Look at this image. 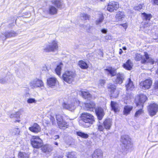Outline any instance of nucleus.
<instances>
[{"mask_svg": "<svg viewBox=\"0 0 158 158\" xmlns=\"http://www.w3.org/2000/svg\"><path fill=\"white\" fill-rule=\"evenodd\" d=\"M99 82L102 85H104L105 83V81L103 80H100Z\"/></svg>", "mask_w": 158, "mask_h": 158, "instance_id": "obj_53", "label": "nucleus"}, {"mask_svg": "<svg viewBox=\"0 0 158 158\" xmlns=\"http://www.w3.org/2000/svg\"><path fill=\"white\" fill-rule=\"evenodd\" d=\"M27 102L28 103L31 104L33 103H36V101L35 98H30L27 99Z\"/></svg>", "mask_w": 158, "mask_h": 158, "instance_id": "obj_46", "label": "nucleus"}, {"mask_svg": "<svg viewBox=\"0 0 158 158\" xmlns=\"http://www.w3.org/2000/svg\"><path fill=\"white\" fill-rule=\"evenodd\" d=\"M121 141L124 145V147L127 149H128L131 147V139L127 135H124L122 136Z\"/></svg>", "mask_w": 158, "mask_h": 158, "instance_id": "obj_7", "label": "nucleus"}, {"mask_svg": "<svg viewBox=\"0 0 158 158\" xmlns=\"http://www.w3.org/2000/svg\"><path fill=\"white\" fill-rule=\"evenodd\" d=\"M18 156L19 158H29V155L24 152H19L18 154Z\"/></svg>", "mask_w": 158, "mask_h": 158, "instance_id": "obj_35", "label": "nucleus"}, {"mask_svg": "<svg viewBox=\"0 0 158 158\" xmlns=\"http://www.w3.org/2000/svg\"><path fill=\"white\" fill-rule=\"evenodd\" d=\"M104 19V16L102 14L99 15V19L96 21V23L97 25H98L102 23Z\"/></svg>", "mask_w": 158, "mask_h": 158, "instance_id": "obj_38", "label": "nucleus"}, {"mask_svg": "<svg viewBox=\"0 0 158 158\" xmlns=\"http://www.w3.org/2000/svg\"><path fill=\"white\" fill-rule=\"evenodd\" d=\"M110 105L112 110H114L115 112L119 111L118 105L116 102L111 101Z\"/></svg>", "mask_w": 158, "mask_h": 158, "instance_id": "obj_26", "label": "nucleus"}, {"mask_svg": "<svg viewBox=\"0 0 158 158\" xmlns=\"http://www.w3.org/2000/svg\"><path fill=\"white\" fill-rule=\"evenodd\" d=\"M51 1L58 8H63L64 6V4L60 0H51Z\"/></svg>", "mask_w": 158, "mask_h": 158, "instance_id": "obj_23", "label": "nucleus"}, {"mask_svg": "<svg viewBox=\"0 0 158 158\" xmlns=\"http://www.w3.org/2000/svg\"><path fill=\"white\" fill-rule=\"evenodd\" d=\"M81 94L82 97L85 99H89L91 98V95L88 92L82 91Z\"/></svg>", "mask_w": 158, "mask_h": 158, "instance_id": "obj_31", "label": "nucleus"}, {"mask_svg": "<svg viewBox=\"0 0 158 158\" xmlns=\"http://www.w3.org/2000/svg\"><path fill=\"white\" fill-rule=\"evenodd\" d=\"M58 81L55 77H50L47 79V83L48 85L50 87H53L56 85Z\"/></svg>", "mask_w": 158, "mask_h": 158, "instance_id": "obj_16", "label": "nucleus"}, {"mask_svg": "<svg viewBox=\"0 0 158 158\" xmlns=\"http://www.w3.org/2000/svg\"><path fill=\"white\" fill-rule=\"evenodd\" d=\"M154 88L155 89L158 88V81H156L155 83Z\"/></svg>", "mask_w": 158, "mask_h": 158, "instance_id": "obj_50", "label": "nucleus"}, {"mask_svg": "<svg viewBox=\"0 0 158 158\" xmlns=\"http://www.w3.org/2000/svg\"><path fill=\"white\" fill-rule=\"evenodd\" d=\"M152 83V80L150 79H147L141 82L140 83V85L143 89H148L151 88Z\"/></svg>", "mask_w": 158, "mask_h": 158, "instance_id": "obj_12", "label": "nucleus"}, {"mask_svg": "<svg viewBox=\"0 0 158 158\" xmlns=\"http://www.w3.org/2000/svg\"><path fill=\"white\" fill-rule=\"evenodd\" d=\"M85 109L87 110L93 111L95 107V104L93 102H90L89 103H85Z\"/></svg>", "mask_w": 158, "mask_h": 158, "instance_id": "obj_21", "label": "nucleus"}, {"mask_svg": "<svg viewBox=\"0 0 158 158\" xmlns=\"http://www.w3.org/2000/svg\"><path fill=\"white\" fill-rule=\"evenodd\" d=\"M14 116V114H11L10 116V118H14V116Z\"/></svg>", "mask_w": 158, "mask_h": 158, "instance_id": "obj_58", "label": "nucleus"}, {"mask_svg": "<svg viewBox=\"0 0 158 158\" xmlns=\"http://www.w3.org/2000/svg\"><path fill=\"white\" fill-rule=\"evenodd\" d=\"M123 48L124 50H126L127 49L126 47H123Z\"/></svg>", "mask_w": 158, "mask_h": 158, "instance_id": "obj_60", "label": "nucleus"}, {"mask_svg": "<svg viewBox=\"0 0 158 158\" xmlns=\"http://www.w3.org/2000/svg\"><path fill=\"white\" fill-rule=\"evenodd\" d=\"M135 59L136 61H139L141 59V62L142 63H150L152 64H153L155 62L153 59L149 57L148 54L146 52H144V56H143L137 53L135 55Z\"/></svg>", "mask_w": 158, "mask_h": 158, "instance_id": "obj_3", "label": "nucleus"}, {"mask_svg": "<svg viewBox=\"0 0 158 158\" xmlns=\"http://www.w3.org/2000/svg\"><path fill=\"white\" fill-rule=\"evenodd\" d=\"M105 70L108 75L110 74L112 76H115L116 73L115 70L111 67L105 69Z\"/></svg>", "mask_w": 158, "mask_h": 158, "instance_id": "obj_27", "label": "nucleus"}, {"mask_svg": "<svg viewBox=\"0 0 158 158\" xmlns=\"http://www.w3.org/2000/svg\"><path fill=\"white\" fill-rule=\"evenodd\" d=\"M102 151L99 149L95 150L92 155V158H103V155Z\"/></svg>", "mask_w": 158, "mask_h": 158, "instance_id": "obj_19", "label": "nucleus"}, {"mask_svg": "<svg viewBox=\"0 0 158 158\" xmlns=\"http://www.w3.org/2000/svg\"><path fill=\"white\" fill-rule=\"evenodd\" d=\"M108 88V91L110 92L111 97L114 98H117L118 94L119 92L116 89V88L115 85L112 84H109Z\"/></svg>", "mask_w": 158, "mask_h": 158, "instance_id": "obj_8", "label": "nucleus"}, {"mask_svg": "<svg viewBox=\"0 0 158 158\" xmlns=\"http://www.w3.org/2000/svg\"><path fill=\"white\" fill-rule=\"evenodd\" d=\"M30 86L32 88H37L43 86L42 81L38 79H35L31 80L29 83Z\"/></svg>", "mask_w": 158, "mask_h": 158, "instance_id": "obj_11", "label": "nucleus"}, {"mask_svg": "<svg viewBox=\"0 0 158 158\" xmlns=\"http://www.w3.org/2000/svg\"><path fill=\"white\" fill-rule=\"evenodd\" d=\"M119 6L118 2L111 1L109 3L107 9L110 12H112L114 11V10H116L119 7Z\"/></svg>", "mask_w": 158, "mask_h": 158, "instance_id": "obj_14", "label": "nucleus"}, {"mask_svg": "<svg viewBox=\"0 0 158 158\" xmlns=\"http://www.w3.org/2000/svg\"><path fill=\"white\" fill-rule=\"evenodd\" d=\"M4 36H5V40L7 38L16 36L17 34L14 31H7L4 33Z\"/></svg>", "mask_w": 158, "mask_h": 158, "instance_id": "obj_20", "label": "nucleus"}, {"mask_svg": "<svg viewBox=\"0 0 158 158\" xmlns=\"http://www.w3.org/2000/svg\"><path fill=\"white\" fill-rule=\"evenodd\" d=\"M76 134L77 135L84 139H87L89 137L88 134L81 131H77Z\"/></svg>", "mask_w": 158, "mask_h": 158, "instance_id": "obj_34", "label": "nucleus"}, {"mask_svg": "<svg viewBox=\"0 0 158 158\" xmlns=\"http://www.w3.org/2000/svg\"><path fill=\"white\" fill-rule=\"evenodd\" d=\"M146 96L142 94H140L135 99V103L137 106H139L141 107H143V104L147 99Z\"/></svg>", "mask_w": 158, "mask_h": 158, "instance_id": "obj_9", "label": "nucleus"}, {"mask_svg": "<svg viewBox=\"0 0 158 158\" xmlns=\"http://www.w3.org/2000/svg\"><path fill=\"white\" fill-rule=\"evenodd\" d=\"M59 138V136L58 135H55L54 136V139L55 140H56L57 139H58Z\"/></svg>", "mask_w": 158, "mask_h": 158, "instance_id": "obj_56", "label": "nucleus"}, {"mask_svg": "<svg viewBox=\"0 0 158 158\" xmlns=\"http://www.w3.org/2000/svg\"><path fill=\"white\" fill-rule=\"evenodd\" d=\"M126 86L127 90H132L134 88L133 83L130 78L129 79L127 84Z\"/></svg>", "mask_w": 158, "mask_h": 158, "instance_id": "obj_29", "label": "nucleus"}, {"mask_svg": "<svg viewBox=\"0 0 158 158\" xmlns=\"http://www.w3.org/2000/svg\"><path fill=\"white\" fill-rule=\"evenodd\" d=\"M103 125L106 130L110 129L112 125V122L110 118L106 119L103 122Z\"/></svg>", "mask_w": 158, "mask_h": 158, "instance_id": "obj_17", "label": "nucleus"}, {"mask_svg": "<svg viewBox=\"0 0 158 158\" xmlns=\"http://www.w3.org/2000/svg\"><path fill=\"white\" fill-rule=\"evenodd\" d=\"M80 67L82 69H86L88 66L87 64L83 60H80L78 62Z\"/></svg>", "mask_w": 158, "mask_h": 158, "instance_id": "obj_33", "label": "nucleus"}, {"mask_svg": "<svg viewBox=\"0 0 158 158\" xmlns=\"http://www.w3.org/2000/svg\"><path fill=\"white\" fill-rule=\"evenodd\" d=\"M95 111L99 120H102L104 115L103 109L101 107H98L96 108Z\"/></svg>", "mask_w": 158, "mask_h": 158, "instance_id": "obj_15", "label": "nucleus"}, {"mask_svg": "<svg viewBox=\"0 0 158 158\" xmlns=\"http://www.w3.org/2000/svg\"><path fill=\"white\" fill-rule=\"evenodd\" d=\"M124 78V75L123 74L118 73L117 75V78L115 79L114 82L116 83L121 84L123 82Z\"/></svg>", "mask_w": 158, "mask_h": 158, "instance_id": "obj_22", "label": "nucleus"}, {"mask_svg": "<svg viewBox=\"0 0 158 158\" xmlns=\"http://www.w3.org/2000/svg\"><path fill=\"white\" fill-rule=\"evenodd\" d=\"M143 4L138 5L135 6L134 7V9L135 10L139 11L142 8V7L143 6Z\"/></svg>", "mask_w": 158, "mask_h": 158, "instance_id": "obj_44", "label": "nucleus"}, {"mask_svg": "<svg viewBox=\"0 0 158 158\" xmlns=\"http://www.w3.org/2000/svg\"><path fill=\"white\" fill-rule=\"evenodd\" d=\"M43 11L45 14H49L53 15L57 14L58 10L54 6L50 5L49 6L48 9H44Z\"/></svg>", "mask_w": 158, "mask_h": 158, "instance_id": "obj_13", "label": "nucleus"}, {"mask_svg": "<svg viewBox=\"0 0 158 158\" xmlns=\"http://www.w3.org/2000/svg\"><path fill=\"white\" fill-rule=\"evenodd\" d=\"M133 64L130 60H128L124 64L123 66L125 69L127 70H131L132 69Z\"/></svg>", "mask_w": 158, "mask_h": 158, "instance_id": "obj_25", "label": "nucleus"}, {"mask_svg": "<svg viewBox=\"0 0 158 158\" xmlns=\"http://www.w3.org/2000/svg\"><path fill=\"white\" fill-rule=\"evenodd\" d=\"M81 123L85 127L87 128L91 126L94 122V117L91 114L84 112L81 115Z\"/></svg>", "mask_w": 158, "mask_h": 158, "instance_id": "obj_1", "label": "nucleus"}, {"mask_svg": "<svg viewBox=\"0 0 158 158\" xmlns=\"http://www.w3.org/2000/svg\"><path fill=\"white\" fill-rule=\"evenodd\" d=\"M58 125L60 128L62 129H65L68 126L67 123L64 120L60 122V124H58Z\"/></svg>", "mask_w": 158, "mask_h": 158, "instance_id": "obj_39", "label": "nucleus"}, {"mask_svg": "<svg viewBox=\"0 0 158 158\" xmlns=\"http://www.w3.org/2000/svg\"><path fill=\"white\" fill-rule=\"evenodd\" d=\"M4 33L2 34H0V39H2L5 40V36H4Z\"/></svg>", "mask_w": 158, "mask_h": 158, "instance_id": "obj_51", "label": "nucleus"}, {"mask_svg": "<svg viewBox=\"0 0 158 158\" xmlns=\"http://www.w3.org/2000/svg\"><path fill=\"white\" fill-rule=\"evenodd\" d=\"M31 141L32 146L35 148H39L43 145L42 140L38 136H33Z\"/></svg>", "mask_w": 158, "mask_h": 158, "instance_id": "obj_5", "label": "nucleus"}, {"mask_svg": "<svg viewBox=\"0 0 158 158\" xmlns=\"http://www.w3.org/2000/svg\"><path fill=\"white\" fill-rule=\"evenodd\" d=\"M62 65V64L60 63L59 65L57 66L56 68L55 69V72L56 74L59 76L60 75Z\"/></svg>", "mask_w": 158, "mask_h": 158, "instance_id": "obj_37", "label": "nucleus"}, {"mask_svg": "<svg viewBox=\"0 0 158 158\" xmlns=\"http://www.w3.org/2000/svg\"><path fill=\"white\" fill-rule=\"evenodd\" d=\"M56 116L57 124H60V122L63 120L62 116L59 115H56Z\"/></svg>", "mask_w": 158, "mask_h": 158, "instance_id": "obj_45", "label": "nucleus"}, {"mask_svg": "<svg viewBox=\"0 0 158 158\" xmlns=\"http://www.w3.org/2000/svg\"><path fill=\"white\" fill-rule=\"evenodd\" d=\"M124 17L123 13L121 12H119L116 14L115 18L117 21H121L123 18Z\"/></svg>", "mask_w": 158, "mask_h": 158, "instance_id": "obj_32", "label": "nucleus"}, {"mask_svg": "<svg viewBox=\"0 0 158 158\" xmlns=\"http://www.w3.org/2000/svg\"><path fill=\"white\" fill-rule=\"evenodd\" d=\"M120 25L123 27L125 29H126L127 27V25L126 23L121 24Z\"/></svg>", "mask_w": 158, "mask_h": 158, "instance_id": "obj_49", "label": "nucleus"}, {"mask_svg": "<svg viewBox=\"0 0 158 158\" xmlns=\"http://www.w3.org/2000/svg\"><path fill=\"white\" fill-rule=\"evenodd\" d=\"M15 118H19V112H17L15 113V114H13Z\"/></svg>", "mask_w": 158, "mask_h": 158, "instance_id": "obj_48", "label": "nucleus"}, {"mask_svg": "<svg viewBox=\"0 0 158 158\" xmlns=\"http://www.w3.org/2000/svg\"><path fill=\"white\" fill-rule=\"evenodd\" d=\"M67 157L68 158H77L76 153L74 152H69Z\"/></svg>", "mask_w": 158, "mask_h": 158, "instance_id": "obj_40", "label": "nucleus"}, {"mask_svg": "<svg viewBox=\"0 0 158 158\" xmlns=\"http://www.w3.org/2000/svg\"><path fill=\"white\" fill-rule=\"evenodd\" d=\"M143 113V111L142 109H140L137 110L135 112V116L137 117L140 116Z\"/></svg>", "mask_w": 158, "mask_h": 158, "instance_id": "obj_42", "label": "nucleus"}, {"mask_svg": "<svg viewBox=\"0 0 158 158\" xmlns=\"http://www.w3.org/2000/svg\"><path fill=\"white\" fill-rule=\"evenodd\" d=\"M101 31L103 33H106L107 32V30L105 29H103Z\"/></svg>", "mask_w": 158, "mask_h": 158, "instance_id": "obj_54", "label": "nucleus"}, {"mask_svg": "<svg viewBox=\"0 0 158 158\" xmlns=\"http://www.w3.org/2000/svg\"><path fill=\"white\" fill-rule=\"evenodd\" d=\"M81 19L82 20H89L90 18V16L85 13H81Z\"/></svg>", "mask_w": 158, "mask_h": 158, "instance_id": "obj_41", "label": "nucleus"}, {"mask_svg": "<svg viewBox=\"0 0 158 158\" xmlns=\"http://www.w3.org/2000/svg\"><path fill=\"white\" fill-rule=\"evenodd\" d=\"M54 144L55 145L58 146V143L57 142H55L54 143Z\"/></svg>", "mask_w": 158, "mask_h": 158, "instance_id": "obj_59", "label": "nucleus"}, {"mask_svg": "<svg viewBox=\"0 0 158 158\" xmlns=\"http://www.w3.org/2000/svg\"><path fill=\"white\" fill-rule=\"evenodd\" d=\"M103 124H102L100 123V122H99V123L97 124V129L98 130L100 131L103 132L105 130V127L103 126Z\"/></svg>", "mask_w": 158, "mask_h": 158, "instance_id": "obj_36", "label": "nucleus"}, {"mask_svg": "<svg viewBox=\"0 0 158 158\" xmlns=\"http://www.w3.org/2000/svg\"><path fill=\"white\" fill-rule=\"evenodd\" d=\"M141 15L143 19L146 21H150L152 17L151 14H147L145 12L142 13Z\"/></svg>", "mask_w": 158, "mask_h": 158, "instance_id": "obj_30", "label": "nucleus"}, {"mask_svg": "<svg viewBox=\"0 0 158 158\" xmlns=\"http://www.w3.org/2000/svg\"><path fill=\"white\" fill-rule=\"evenodd\" d=\"M148 110L150 115H155L158 111V105L155 103L151 104L148 107Z\"/></svg>", "mask_w": 158, "mask_h": 158, "instance_id": "obj_10", "label": "nucleus"}, {"mask_svg": "<svg viewBox=\"0 0 158 158\" xmlns=\"http://www.w3.org/2000/svg\"><path fill=\"white\" fill-rule=\"evenodd\" d=\"M58 42L56 40H52L46 44L43 49L44 52H54L58 51Z\"/></svg>", "mask_w": 158, "mask_h": 158, "instance_id": "obj_2", "label": "nucleus"}, {"mask_svg": "<svg viewBox=\"0 0 158 158\" xmlns=\"http://www.w3.org/2000/svg\"><path fill=\"white\" fill-rule=\"evenodd\" d=\"M76 74L71 71H66L62 75L63 80L66 82L70 84L74 80Z\"/></svg>", "mask_w": 158, "mask_h": 158, "instance_id": "obj_4", "label": "nucleus"}, {"mask_svg": "<svg viewBox=\"0 0 158 158\" xmlns=\"http://www.w3.org/2000/svg\"><path fill=\"white\" fill-rule=\"evenodd\" d=\"M156 73H157V74H158V69H157V70H156Z\"/></svg>", "mask_w": 158, "mask_h": 158, "instance_id": "obj_61", "label": "nucleus"}, {"mask_svg": "<svg viewBox=\"0 0 158 158\" xmlns=\"http://www.w3.org/2000/svg\"><path fill=\"white\" fill-rule=\"evenodd\" d=\"M154 4L158 5V0H153Z\"/></svg>", "mask_w": 158, "mask_h": 158, "instance_id": "obj_55", "label": "nucleus"}, {"mask_svg": "<svg viewBox=\"0 0 158 158\" xmlns=\"http://www.w3.org/2000/svg\"><path fill=\"white\" fill-rule=\"evenodd\" d=\"M80 103L79 101H74L70 103L66 104L65 103L63 104V106L64 108L67 109L71 111H74L76 107V106Z\"/></svg>", "mask_w": 158, "mask_h": 158, "instance_id": "obj_6", "label": "nucleus"}, {"mask_svg": "<svg viewBox=\"0 0 158 158\" xmlns=\"http://www.w3.org/2000/svg\"><path fill=\"white\" fill-rule=\"evenodd\" d=\"M52 147L48 144L45 145L42 148V151L45 153L50 152L52 151Z\"/></svg>", "mask_w": 158, "mask_h": 158, "instance_id": "obj_28", "label": "nucleus"}, {"mask_svg": "<svg viewBox=\"0 0 158 158\" xmlns=\"http://www.w3.org/2000/svg\"><path fill=\"white\" fill-rule=\"evenodd\" d=\"M8 78L7 77H1L0 78V83L4 84L7 82L8 81Z\"/></svg>", "mask_w": 158, "mask_h": 158, "instance_id": "obj_43", "label": "nucleus"}, {"mask_svg": "<svg viewBox=\"0 0 158 158\" xmlns=\"http://www.w3.org/2000/svg\"><path fill=\"white\" fill-rule=\"evenodd\" d=\"M50 119L52 123V124H53L54 123V122H55L54 118L52 116H51Z\"/></svg>", "mask_w": 158, "mask_h": 158, "instance_id": "obj_52", "label": "nucleus"}, {"mask_svg": "<svg viewBox=\"0 0 158 158\" xmlns=\"http://www.w3.org/2000/svg\"><path fill=\"white\" fill-rule=\"evenodd\" d=\"M13 132L15 134H18L20 132V130L19 128H15L14 129Z\"/></svg>", "mask_w": 158, "mask_h": 158, "instance_id": "obj_47", "label": "nucleus"}, {"mask_svg": "<svg viewBox=\"0 0 158 158\" xmlns=\"http://www.w3.org/2000/svg\"><path fill=\"white\" fill-rule=\"evenodd\" d=\"M133 109V106H132L127 105L124 106L123 110V114L125 115H127L129 114L131 111Z\"/></svg>", "mask_w": 158, "mask_h": 158, "instance_id": "obj_24", "label": "nucleus"}, {"mask_svg": "<svg viewBox=\"0 0 158 158\" xmlns=\"http://www.w3.org/2000/svg\"><path fill=\"white\" fill-rule=\"evenodd\" d=\"M29 129L31 132L37 133L41 131V128L39 125L36 123H35L33 125L29 128Z\"/></svg>", "mask_w": 158, "mask_h": 158, "instance_id": "obj_18", "label": "nucleus"}, {"mask_svg": "<svg viewBox=\"0 0 158 158\" xmlns=\"http://www.w3.org/2000/svg\"><path fill=\"white\" fill-rule=\"evenodd\" d=\"M123 52V51H122V49H120L119 51V54H121L122 52Z\"/></svg>", "mask_w": 158, "mask_h": 158, "instance_id": "obj_57", "label": "nucleus"}]
</instances>
